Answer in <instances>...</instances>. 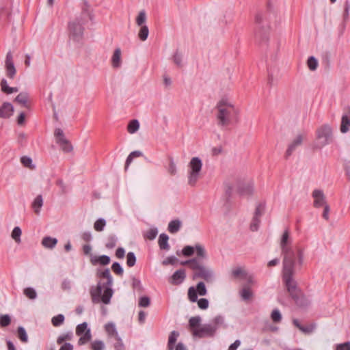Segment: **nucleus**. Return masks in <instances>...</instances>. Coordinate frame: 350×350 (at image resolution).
I'll return each instance as SVG.
<instances>
[{
  "instance_id": "f3484780",
  "label": "nucleus",
  "mask_w": 350,
  "mask_h": 350,
  "mask_svg": "<svg viewBox=\"0 0 350 350\" xmlns=\"http://www.w3.org/2000/svg\"><path fill=\"white\" fill-rule=\"evenodd\" d=\"M14 111V107L10 103H4L0 107V118H10Z\"/></svg>"
},
{
  "instance_id": "3c124183",
  "label": "nucleus",
  "mask_w": 350,
  "mask_h": 350,
  "mask_svg": "<svg viewBox=\"0 0 350 350\" xmlns=\"http://www.w3.org/2000/svg\"><path fill=\"white\" fill-rule=\"evenodd\" d=\"M271 319L275 323H278L282 319V315L278 309H274L271 314Z\"/></svg>"
},
{
  "instance_id": "a211bd4d",
  "label": "nucleus",
  "mask_w": 350,
  "mask_h": 350,
  "mask_svg": "<svg viewBox=\"0 0 350 350\" xmlns=\"http://www.w3.org/2000/svg\"><path fill=\"white\" fill-rule=\"evenodd\" d=\"M110 257L107 255H102L100 256H92L90 257V262L93 265L98 264L100 265H107L110 262Z\"/></svg>"
},
{
  "instance_id": "4c0bfd02",
  "label": "nucleus",
  "mask_w": 350,
  "mask_h": 350,
  "mask_svg": "<svg viewBox=\"0 0 350 350\" xmlns=\"http://www.w3.org/2000/svg\"><path fill=\"white\" fill-rule=\"evenodd\" d=\"M106 226V221L103 218H100L96 221L94 224V228L96 231L101 232L104 230L105 226Z\"/></svg>"
},
{
  "instance_id": "864d4df0",
  "label": "nucleus",
  "mask_w": 350,
  "mask_h": 350,
  "mask_svg": "<svg viewBox=\"0 0 350 350\" xmlns=\"http://www.w3.org/2000/svg\"><path fill=\"white\" fill-rule=\"evenodd\" d=\"M178 261V258L174 256H170L163 260L162 265L167 266L168 265H175Z\"/></svg>"
},
{
  "instance_id": "ea45409f",
  "label": "nucleus",
  "mask_w": 350,
  "mask_h": 350,
  "mask_svg": "<svg viewBox=\"0 0 350 350\" xmlns=\"http://www.w3.org/2000/svg\"><path fill=\"white\" fill-rule=\"evenodd\" d=\"M136 256L133 252H129L126 255V265L129 267H132L135 265Z\"/></svg>"
},
{
  "instance_id": "9b49d317",
  "label": "nucleus",
  "mask_w": 350,
  "mask_h": 350,
  "mask_svg": "<svg viewBox=\"0 0 350 350\" xmlns=\"http://www.w3.org/2000/svg\"><path fill=\"white\" fill-rule=\"evenodd\" d=\"M88 323L83 322L77 326L76 334L81 336L78 340L79 345H83L88 342Z\"/></svg>"
},
{
  "instance_id": "a878e982",
  "label": "nucleus",
  "mask_w": 350,
  "mask_h": 350,
  "mask_svg": "<svg viewBox=\"0 0 350 350\" xmlns=\"http://www.w3.org/2000/svg\"><path fill=\"white\" fill-rule=\"evenodd\" d=\"M350 128V118H349L347 114H344L342 116L341 119V124H340V132L342 133H346L349 131Z\"/></svg>"
},
{
  "instance_id": "7ed1b4c3",
  "label": "nucleus",
  "mask_w": 350,
  "mask_h": 350,
  "mask_svg": "<svg viewBox=\"0 0 350 350\" xmlns=\"http://www.w3.org/2000/svg\"><path fill=\"white\" fill-rule=\"evenodd\" d=\"M275 12L271 2L267 3L265 12H259L255 16V40L260 44H267L269 38L271 21L275 18Z\"/></svg>"
},
{
  "instance_id": "f8f14e48",
  "label": "nucleus",
  "mask_w": 350,
  "mask_h": 350,
  "mask_svg": "<svg viewBox=\"0 0 350 350\" xmlns=\"http://www.w3.org/2000/svg\"><path fill=\"white\" fill-rule=\"evenodd\" d=\"M6 75L10 79H14L16 70L13 62V56L11 51H9L5 57Z\"/></svg>"
},
{
  "instance_id": "bf43d9fd",
  "label": "nucleus",
  "mask_w": 350,
  "mask_h": 350,
  "mask_svg": "<svg viewBox=\"0 0 350 350\" xmlns=\"http://www.w3.org/2000/svg\"><path fill=\"white\" fill-rule=\"evenodd\" d=\"M91 347L92 350H103L105 345L101 340H95L92 343Z\"/></svg>"
},
{
  "instance_id": "09e8293b",
  "label": "nucleus",
  "mask_w": 350,
  "mask_h": 350,
  "mask_svg": "<svg viewBox=\"0 0 350 350\" xmlns=\"http://www.w3.org/2000/svg\"><path fill=\"white\" fill-rule=\"evenodd\" d=\"M11 319L8 314L0 315V326L7 327L10 324Z\"/></svg>"
},
{
  "instance_id": "1a4fd4ad",
  "label": "nucleus",
  "mask_w": 350,
  "mask_h": 350,
  "mask_svg": "<svg viewBox=\"0 0 350 350\" xmlns=\"http://www.w3.org/2000/svg\"><path fill=\"white\" fill-rule=\"evenodd\" d=\"M265 211V203L260 202L257 204L254 217L250 224V230L253 232L257 231L260 224V217L264 214Z\"/></svg>"
},
{
  "instance_id": "0eeeda50",
  "label": "nucleus",
  "mask_w": 350,
  "mask_h": 350,
  "mask_svg": "<svg viewBox=\"0 0 350 350\" xmlns=\"http://www.w3.org/2000/svg\"><path fill=\"white\" fill-rule=\"evenodd\" d=\"M190 172L189 173L188 183L193 186L196 185L202 167V162L199 157H193L189 162Z\"/></svg>"
},
{
  "instance_id": "e2e57ef3",
  "label": "nucleus",
  "mask_w": 350,
  "mask_h": 350,
  "mask_svg": "<svg viewBox=\"0 0 350 350\" xmlns=\"http://www.w3.org/2000/svg\"><path fill=\"white\" fill-rule=\"evenodd\" d=\"M116 245V239L113 236H111L108 238V241L105 245L107 249H112Z\"/></svg>"
},
{
  "instance_id": "c85d7f7f",
  "label": "nucleus",
  "mask_w": 350,
  "mask_h": 350,
  "mask_svg": "<svg viewBox=\"0 0 350 350\" xmlns=\"http://www.w3.org/2000/svg\"><path fill=\"white\" fill-rule=\"evenodd\" d=\"M139 129V122L137 120H133L129 122L127 126V131L129 133L133 134Z\"/></svg>"
},
{
  "instance_id": "79ce46f5",
  "label": "nucleus",
  "mask_w": 350,
  "mask_h": 350,
  "mask_svg": "<svg viewBox=\"0 0 350 350\" xmlns=\"http://www.w3.org/2000/svg\"><path fill=\"white\" fill-rule=\"evenodd\" d=\"M64 321V316L62 314H57L52 318L51 322L53 326L58 327Z\"/></svg>"
},
{
  "instance_id": "338daca9",
  "label": "nucleus",
  "mask_w": 350,
  "mask_h": 350,
  "mask_svg": "<svg viewBox=\"0 0 350 350\" xmlns=\"http://www.w3.org/2000/svg\"><path fill=\"white\" fill-rule=\"evenodd\" d=\"M336 350H350V342L347 341L344 343L337 345Z\"/></svg>"
},
{
  "instance_id": "5fc2aeb1",
  "label": "nucleus",
  "mask_w": 350,
  "mask_h": 350,
  "mask_svg": "<svg viewBox=\"0 0 350 350\" xmlns=\"http://www.w3.org/2000/svg\"><path fill=\"white\" fill-rule=\"evenodd\" d=\"M115 339L116 340V342L113 345L115 350H125L124 345L120 336L119 335L116 336V337H115Z\"/></svg>"
},
{
  "instance_id": "72a5a7b5",
  "label": "nucleus",
  "mask_w": 350,
  "mask_h": 350,
  "mask_svg": "<svg viewBox=\"0 0 350 350\" xmlns=\"http://www.w3.org/2000/svg\"><path fill=\"white\" fill-rule=\"evenodd\" d=\"M349 10H350V3L348 0H346L344 5V11L342 14V18H343V23H345L349 17ZM345 24H343V26L345 27Z\"/></svg>"
},
{
  "instance_id": "0e129e2a",
  "label": "nucleus",
  "mask_w": 350,
  "mask_h": 350,
  "mask_svg": "<svg viewBox=\"0 0 350 350\" xmlns=\"http://www.w3.org/2000/svg\"><path fill=\"white\" fill-rule=\"evenodd\" d=\"M1 88L3 92L9 94V90L12 88L8 86L6 79H3L1 81Z\"/></svg>"
},
{
  "instance_id": "f257e3e1",
  "label": "nucleus",
  "mask_w": 350,
  "mask_h": 350,
  "mask_svg": "<svg viewBox=\"0 0 350 350\" xmlns=\"http://www.w3.org/2000/svg\"><path fill=\"white\" fill-rule=\"evenodd\" d=\"M290 234L288 229L285 230L282 236L280 246L284 255L282 267V280L286 288L295 304L299 306L305 305V299L297 288V282L293 276L297 270L299 269L304 262V252L299 249L293 250L289 246Z\"/></svg>"
},
{
  "instance_id": "aec40b11",
  "label": "nucleus",
  "mask_w": 350,
  "mask_h": 350,
  "mask_svg": "<svg viewBox=\"0 0 350 350\" xmlns=\"http://www.w3.org/2000/svg\"><path fill=\"white\" fill-rule=\"evenodd\" d=\"M43 206V198L42 195H38L36 198L33 200L31 207L34 211V213L39 215L41 211V208Z\"/></svg>"
},
{
  "instance_id": "5701e85b",
  "label": "nucleus",
  "mask_w": 350,
  "mask_h": 350,
  "mask_svg": "<svg viewBox=\"0 0 350 350\" xmlns=\"http://www.w3.org/2000/svg\"><path fill=\"white\" fill-rule=\"evenodd\" d=\"M57 243V239L51 237H45L42 240V245L48 249L54 248Z\"/></svg>"
},
{
  "instance_id": "2f4dec72",
  "label": "nucleus",
  "mask_w": 350,
  "mask_h": 350,
  "mask_svg": "<svg viewBox=\"0 0 350 350\" xmlns=\"http://www.w3.org/2000/svg\"><path fill=\"white\" fill-rule=\"evenodd\" d=\"M141 28L138 33V37L142 41H145L148 36L149 29L147 25L140 26Z\"/></svg>"
},
{
  "instance_id": "4d7b16f0",
  "label": "nucleus",
  "mask_w": 350,
  "mask_h": 350,
  "mask_svg": "<svg viewBox=\"0 0 350 350\" xmlns=\"http://www.w3.org/2000/svg\"><path fill=\"white\" fill-rule=\"evenodd\" d=\"M150 304V299L147 296L141 297L139 299L138 305L139 307H148Z\"/></svg>"
},
{
  "instance_id": "412c9836",
  "label": "nucleus",
  "mask_w": 350,
  "mask_h": 350,
  "mask_svg": "<svg viewBox=\"0 0 350 350\" xmlns=\"http://www.w3.org/2000/svg\"><path fill=\"white\" fill-rule=\"evenodd\" d=\"M169 237L165 233H162L159 237V246L161 250H169L170 245L168 243Z\"/></svg>"
},
{
  "instance_id": "c03bdc74",
  "label": "nucleus",
  "mask_w": 350,
  "mask_h": 350,
  "mask_svg": "<svg viewBox=\"0 0 350 350\" xmlns=\"http://www.w3.org/2000/svg\"><path fill=\"white\" fill-rule=\"evenodd\" d=\"M112 271L117 275L122 276L124 273V269L121 265L118 262H114L111 265Z\"/></svg>"
},
{
  "instance_id": "ddd939ff",
  "label": "nucleus",
  "mask_w": 350,
  "mask_h": 350,
  "mask_svg": "<svg viewBox=\"0 0 350 350\" xmlns=\"http://www.w3.org/2000/svg\"><path fill=\"white\" fill-rule=\"evenodd\" d=\"M312 196L314 199L313 204L315 208H320L321 206H323L325 204H327L325 196L322 190H314L312 191Z\"/></svg>"
},
{
  "instance_id": "a19ab883",
  "label": "nucleus",
  "mask_w": 350,
  "mask_h": 350,
  "mask_svg": "<svg viewBox=\"0 0 350 350\" xmlns=\"http://www.w3.org/2000/svg\"><path fill=\"white\" fill-rule=\"evenodd\" d=\"M24 295L30 299H34L37 297V293L34 288L27 287L24 289Z\"/></svg>"
},
{
  "instance_id": "6e6d98bb",
  "label": "nucleus",
  "mask_w": 350,
  "mask_h": 350,
  "mask_svg": "<svg viewBox=\"0 0 350 350\" xmlns=\"http://www.w3.org/2000/svg\"><path fill=\"white\" fill-rule=\"evenodd\" d=\"M132 286L134 289L138 291H142L143 290L141 281L135 277L132 278Z\"/></svg>"
},
{
  "instance_id": "052dcab7",
  "label": "nucleus",
  "mask_w": 350,
  "mask_h": 350,
  "mask_svg": "<svg viewBox=\"0 0 350 350\" xmlns=\"http://www.w3.org/2000/svg\"><path fill=\"white\" fill-rule=\"evenodd\" d=\"M55 136L56 138L57 143L66 139L63 131L61 129H56L55 131Z\"/></svg>"
},
{
  "instance_id": "423d86ee",
  "label": "nucleus",
  "mask_w": 350,
  "mask_h": 350,
  "mask_svg": "<svg viewBox=\"0 0 350 350\" xmlns=\"http://www.w3.org/2000/svg\"><path fill=\"white\" fill-rule=\"evenodd\" d=\"M85 24V20L81 18H77L68 24L70 38L77 42L81 43L83 40V33Z\"/></svg>"
},
{
  "instance_id": "a18cd8bd",
  "label": "nucleus",
  "mask_w": 350,
  "mask_h": 350,
  "mask_svg": "<svg viewBox=\"0 0 350 350\" xmlns=\"http://www.w3.org/2000/svg\"><path fill=\"white\" fill-rule=\"evenodd\" d=\"M242 299L245 301L249 300L252 297V292L249 288H243L240 292Z\"/></svg>"
},
{
  "instance_id": "58836bf2",
  "label": "nucleus",
  "mask_w": 350,
  "mask_h": 350,
  "mask_svg": "<svg viewBox=\"0 0 350 350\" xmlns=\"http://www.w3.org/2000/svg\"><path fill=\"white\" fill-rule=\"evenodd\" d=\"M146 21V14L145 10H141L136 18V23L138 26H144Z\"/></svg>"
},
{
  "instance_id": "39448f33",
  "label": "nucleus",
  "mask_w": 350,
  "mask_h": 350,
  "mask_svg": "<svg viewBox=\"0 0 350 350\" xmlns=\"http://www.w3.org/2000/svg\"><path fill=\"white\" fill-rule=\"evenodd\" d=\"M180 265H187L193 271V280L201 278L207 282L213 280L214 272L205 265L204 261L198 259H189L180 262Z\"/></svg>"
},
{
  "instance_id": "37998d69",
  "label": "nucleus",
  "mask_w": 350,
  "mask_h": 350,
  "mask_svg": "<svg viewBox=\"0 0 350 350\" xmlns=\"http://www.w3.org/2000/svg\"><path fill=\"white\" fill-rule=\"evenodd\" d=\"M307 64L309 69L314 71L318 66V61L314 56H310L308 59Z\"/></svg>"
},
{
  "instance_id": "774afa93",
  "label": "nucleus",
  "mask_w": 350,
  "mask_h": 350,
  "mask_svg": "<svg viewBox=\"0 0 350 350\" xmlns=\"http://www.w3.org/2000/svg\"><path fill=\"white\" fill-rule=\"evenodd\" d=\"M21 161L25 167H30L32 163L31 159L26 156L22 157Z\"/></svg>"
},
{
  "instance_id": "2eb2a0df",
  "label": "nucleus",
  "mask_w": 350,
  "mask_h": 350,
  "mask_svg": "<svg viewBox=\"0 0 350 350\" xmlns=\"http://www.w3.org/2000/svg\"><path fill=\"white\" fill-rule=\"evenodd\" d=\"M304 136L305 135L304 134H299L296 138L289 144L285 154L286 159H288L296 150V148L301 145Z\"/></svg>"
},
{
  "instance_id": "cd10ccee",
  "label": "nucleus",
  "mask_w": 350,
  "mask_h": 350,
  "mask_svg": "<svg viewBox=\"0 0 350 350\" xmlns=\"http://www.w3.org/2000/svg\"><path fill=\"white\" fill-rule=\"evenodd\" d=\"M201 322V317L200 316L192 317L189 320V326L190 327L191 332L193 334V330L194 329H199Z\"/></svg>"
},
{
  "instance_id": "603ef678",
  "label": "nucleus",
  "mask_w": 350,
  "mask_h": 350,
  "mask_svg": "<svg viewBox=\"0 0 350 350\" xmlns=\"http://www.w3.org/2000/svg\"><path fill=\"white\" fill-rule=\"evenodd\" d=\"M232 275L235 278L241 276L245 277L246 275V273L241 267H237L232 271Z\"/></svg>"
},
{
  "instance_id": "393cba45",
  "label": "nucleus",
  "mask_w": 350,
  "mask_h": 350,
  "mask_svg": "<svg viewBox=\"0 0 350 350\" xmlns=\"http://www.w3.org/2000/svg\"><path fill=\"white\" fill-rule=\"evenodd\" d=\"M179 335V332L175 330L170 332L167 342V348L169 350H173L174 349V345Z\"/></svg>"
},
{
  "instance_id": "dca6fc26",
  "label": "nucleus",
  "mask_w": 350,
  "mask_h": 350,
  "mask_svg": "<svg viewBox=\"0 0 350 350\" xmlns=\"http://www.w3.org/2000/svg\"><path fill=\"white\" fill-rule=\"evenodd\" d=\"M254 187L251 183H239L237 186V192L241 196H251L253 193Z\"/></svg>"
},
{
  "instance_id": "4be33fe9",
  "label": "nucleus",
  "mask_w": 350,
  "mask_h": 350,
  "mask_svg": "<svg viewBox=\"0 0 350 350\" xmlns=\"http://www.w3.org/2000/svg\"><path fill=\"white\" fill-rule=\"evenodd\" d=\"M181 225L182 223L179 219L172 220L168 224L167 230L171 234H176L180 230Z\"/></svg>"
},
{
  "instance_id": "de8ad7c7",
  "label": "nucleus",
  "mask_w": 350,
  "mask_h": 350,
  "mask_svg": "<svg viewBox=\"0 0 350 350\" xmlns=\"http://www.w3.org/2000/svg\"><path fill=\"white\" fill-rule=\"evenodd\" d=\"M196 291L200 296L206 295L207 291L205 284L203 282H199L196 286Z\"/></svg>"
},
{
  "instance_id": "13d9d810",
  "label": "nucleus",
  "mask_w": 350,
  "mask_h": 350,
  "mask_svg": "<svg viewBox=\"0 0 350 350\" xmlns=\"http://www.w3.org/2000/svg\"><path fill=\"white\" fill-rule=\"evenodd\" d=\"M158 230L157 228H151L146 233L145 237L149 240H153L156 238Z\"/></svg>"
},
{
  "instance_id": "4468645a",
  "label": "nucleus",
  "mask_w": 350,
  "mask_h": 350,
  "mask_svg": "<svg viewBox=\"0 0 350 350\" xmlns=\"http://www.w3.org/2000/svg\"><path fill=\"white\" fill-rule=\"evenodd\" d=\"M186 278L185 270L180 269L176 270L169 280V282L172 285H180Z\"/></svg>"
},
{
  "instance_id": "20e7f679",
  "label": "nucleus",
  "mask_w": 350,
  "mask_h": 350,
  "mask_svg": "<svg viewBox=\"0 0 350 350\" xmlns=\"http://www.w3.org/2000/svg\"><path fill=\"white\" fill-rule=\"evenodd\" d=\"M216 109L217 110L216 118L219 126L226 127L231 124L234 120L237 122L239 111L227 100L221 99L219 100L216 105Z\"/></svg>"
},
{
  "instance_id": "9d476101",
  "label": "nucleus",
  "mask_w": 350,
  "mask_h": 350,
  "mask_svg": "<svg viewBox=\"0 0 350 350\" xmlns=\"http://www.w3.org/2000/svg\"><path fill=\"white\" fill-rule=\"evenodd\" d=\"M215 334V327L208 324H204L199 329L193 330V336L196 338H202L204 337H213Z\"/></svg>"
},
{
  "instance_id": "69168bd1",
  "label": "nucleus",
  "mask_w": 350,
  "mask_h": 350,
  "mask_svg": "<svg viewBox=\"0 0 350 350\" xmlns=\"http://www.w3.org/2000/svg\"><path fill=\"white\" fill-rule=\"evenodd\" d=\"M173 59H174V63L178 66H182V55L178 52L176 51L174 55V57H173Z\"/></svg>"
},
{
  "instance_id": "6e6552de",
  "label": "nucleus",
  "mask_w": 350,
  "mask_h": 350,
  "mask_svg": "<svg viewBox=\"0 0 350 350\" xmlns=\"http://www.w3.org/2000/svg\"><path fill=\"white\" fill-rule=\"evenodd\" d=\"M317 139L321 146H324L332 142V129L328 124H325L317 131Z\"/></svg>"
},
{
  "instance_id": "f704fd0d",
  "label": "nucleus",
  "mask_w": 350,
  "mask_h": 350,
  "mask_svg": "<svg viewBox=\"0 0 350 350\" xmlns=\"http://www.w3.org/2000/svg\"><path fill=\"white\" fill-rule=\"evenodd\" d=\"M18 337L23 342H27L28 336L25 328L22 326L18 327Z\"/></svg>"
},
{
  "instance_id": "c756f323",
  "label": "nucleus",
  "mask_w": 350,
  "mask_h": 350,
  "mask_svg": "<svg viewBox=\"0 0 350 350\" xmlns=\"http://www.w3.org/2000/svg\"><path fill=\"white\" fill-rule=\"evenodd\" d=\"M105 331L109 336L116 337L118 333L116 330L115 324L113 323H108L105 325Z\"/></svg>"
},
{
  "instance_id": "6ab92c4d",
  "label": "nucleus",
  "mask_w": 350,
  "mask_h": 350,
  "mask_svg": "<svg viewBox=\"0 0 350 350\" xmlns=\"http://www.w3.org/2000/svg\"><path fill=\"white\" fill-rule=\"evenodd\" d=\"M195 251L196 252L197 256L192 259H198L202 261L206 260L208 258L207 253L204 247L200 244L195 245Z\"/></svg>"
},
{
  "instance_id": "49530a36",
  "label": "nucleus",
  "mask_w": 350,
  "mask_h": 350,
  "mask_svg": "<svg viewBox=\"0 0 350 350\" xmlns=\"http://www.w3.org/2000/svg\"><path fill=\"white\" fill-rule=\"evenodd\" d=\"M72 338V333L68 332L66 334H64L60 335L57 339V343L60 345L63 343L66 340H70Z\"/></svg>"
},
{
  "instance_id": "7c9ffc66",
  "label": "nucleus",
  "mask_w": 350,
  "mask_h": 350,
  "mask_svg": "<svg viewBox=\"0 0 350 350\" xmlns=\"http://www.w3.org/2000/svg\"><path fill=\"white\" fill-rule=\"evenodd\" d=\"M224 323V318L221 315H217L212 320L211 323H209L212 326L215 327V332L219 327Z\"/></svg>"
},
{
  "instance_id": "680f3d73",
  "label": "nucleus",
  "mask_w": 350,
  "mask_h": 350,
  "mask_svg": "<svg viewBox=\"0 0 350 350\" xmlns=\"http://www.w3.org/2000/svg\"><path fill=\"white\" fill-rule=\"evenodd\" d=\"M198 306L201 310H206L208 307V301L206 298H201L198 301Z\"/></svg>"
},
{
  "instance_id": "8fccbe9b",
  "label": "nucleus",
  "mask_w": 350,
  "mask_h": 350,
  "mask_svg": "<svg viewBox=\"0 0 350 350\" xmlns=\"http://www.w3.org/2000/svg\"><path fill=\"white\" fill-rule=\"evenodd\" d=\"M194 252H195V246L193 247V246H190V245H187L183 247V249L182 250V254L185 256H191L194 254Z\"/></svg>"
},
{
  "instance_id": "bb28decb",
  "label": "nucleus",
  "mask_w": 350,
  "mask_h": 350,
  "mask_svg": "<svg viewBox=\"0 0 350 350\" xmlns=\"http://www.w3.org/2000/svg\"><path fill=\"white\" fill-rule=\"evenodd\" d=\"M29 95L27 92H21L18 94V96L15 98L14 101L21 104L23 106L27 107V103L28 101Z\"/></svg>"
},
{
  "instance_id": "e433bc0d",
  "label": "nucleus",
  "mask_w": 350,
  "mask_h": 350,
  "mask_svg": "<svg viewBox=\"0 0 350 350\" xmlns=\"http://www.w3.org/2000/svg\"><path fill=\"white\" fill-rule=\"evenodd\" d=\"M198 292L193 286H191L188 289V298L191 302L198 301Z\"/></svg>"
},
{
  "instance_id": "f03ea898",
  "label": "nucleus",
  "mask_w": 350,
  "mask_h": 350,
  "mask_svg": "<svg viewBox=\"0 0 350 350\" xmlns=\"http://www.w3.org/2000/svg\"><path fill=\"white\" fill-rule=\"evenodd\" d=\"M96 276L100 279H106V282L101 283L100 281L95 288L92 287L90 291L92 302L94 304L103 303L109 304L113 294L111 288L113 285V278L108 268L97 269Z\"/></svg>"
},
{
  "instance_id": "b1692460",
  "label": "nucleus",
  "mask_w": 350,
  "mask_h": 350,
  "mask_svg": "<svg viewBox=\"0 0 350 350\" xmlns=\"http://www.w3.org/2000/svg\"><path fill=\"white\" fill-rule=\"evenodd\" d=\"M111 63L113 67H120L121 64V50L120 48H117L115 49L111 58Z\"/></svg>"
},
{
  "instance_id": "473e14b6",
  "label": "nucleus",
  "mask_w": 350,
  "mask_h": 350,
  "mask_svg": "<svg viewBox=\"0 0 350 350\" xmlns=\"http://www.w3.org/2000/svg\"><path fill=\"white\" fill-rule=\"evenodd\" d=\"M22 234L21 229L18 226H16L14 228L11 237L15 241L16 243H20L21 242V236Z\"/></svg>"
},
{
  "instance_id": "c9c22d12",
  "label": "nucleus",
  "mask_w": 350,
  "mask_h": 350,
  "mask_svg": "<svg viewBox=\"0 0 350 350\" xmlns=\"http://www.w3.org/2000/svg\"><path fill=\"white\" fill-rule=\"evenodd\" d=\"M57 144L60 146L64 152H70L72 150V145L66 139L57 142Z\"/></svg>"
}]
</instances>
